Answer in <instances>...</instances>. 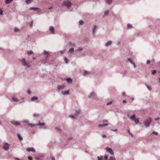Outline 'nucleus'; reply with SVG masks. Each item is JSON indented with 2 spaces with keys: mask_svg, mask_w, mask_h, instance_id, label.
Segmentation results:
<instances>
[{
  "mask_svg": "<svg viewBox=\"0 0 160 160\" xmlns=\"http://www.w3.org/2000/svg\"><path fill=\"white\" fill-rule=\"evenodd\" d=\"M152 122V118H148L146 119L144 122V124L145 125V128H148Z\"/></svg>",
  "mask_w": 160,
  "mask_h": 160,
  "instance_id": "nucleus-1",
  "label": "nucleus"
},
{
  "mask_svg": "<svg viewBox=\"0 0 160 160\" xmlns=\"http://www.w3.org/2000/svg\"><path fill=\"white\" fill-rule=\"evenodd\" d=\"M21 62L23 66L24 67L29 68L30 67V63L29 62L26 61L25 58H23L21 60Z\"/></svg>",
  "mask_w": 160,
  "mask_h": 160,
  "instance_id": "nucleus-2",
  "label": "nucleus"
},
{
  "mask_svg": "<svg viewBox=\"0 0 160 160\" xmlns=\"http://www.w3.org/2000/svg\"><path fill=\"white\" fill-rule=\"evenodd\" d=\"M127 116L130 118V119L132 120H134L136 124H138L139 122V120L138 118H135L136 116L135 114H133L130 117H129V115H128Z\"/></svg>",
  "mask_w": 160,
  "mask_h": 160,
  "instance_id": "nucleus-3",
  "label": "nucleus"
},
{
  "mask_svg": "<svg viewBox=\"0 0 160 160\" xmlns=\"http://www.w3.org/2000/svg\"><path fill=\"white\" fill-rule=\"evenodd\" d=\"M106 151L107 152H108L110 153V154L112 155H113L114 154V153L112 151V150L111 148H109L108 147H107L106 148Z\"/></svg>",
  "mask_w": 160,
  "mask_h": 160,
  "instance_id": "nucleus-4",
  "label": "nucleus"
},
{
  "mask_svg": "<svg viewBox=\"0 0 160 160\" xmlns=\"http://www.w3.org/2000/svg\"><path fill=\"white\" fill-rule=\"evenodd\" d=\"M22 100H23V101L19 102V100L18 99H17V98H16L15 97H13L12 99V101H13V102H18L19 104L22 103L23 102H24V98H22Z\"/></svg>",
  "mask_w": 160,
  "mask_h": 160,
  "instance_id": "nucleus-5",
  "label": "nucleus"
},
{
  "mask_svg": "<svg viewBox=\"0 0 160 160\" xmlns=\"http://www.w3.org/2000/svg\"><path fill=\"white\" fill-rule=\"evenodd\" d=\"M64 4L65 6L68 8L71 6L72 3L70 1L67 0L66 2H64Z\"/></svg>",
  "mask_w": 160,
  "mask_h": 160,
  "instance_id": "nucleus-6",
  "label": "nucleus"
},
{
  "mask_svg": "<svg viewBox=\"0 0 160 160\" xmlns=\"http://www.w3.org/2000/svg\"><path fill=\"white\" fill-rule=\"evenodd\" d=\"M104 160H115L114 158L113 157H111L109 158L107 155H105L103 157H102Z\"/></svg>",
  "mask_w": 160,
  "mask_h": 160,
  "instance_id": "nucleus-7",
  "label": "nucleus"
},
{
  "mask_svg": "<svg viewBox=\"0 0 160 160\" xmlns=\"http://www.w3.org/2000/svg\"><path fill=\"white\" fill-rule=\"evenodd\" d=\"M44 58V60H47L48 58V52L47 51H45L43 53Z\"/></svg>",
  "mask_w": 160,
  "mask_h": 160,
  "instance_id": "nucleus-8",
  "label": "nucleus"
},
{
  "mask_svg": "<svg viewBox=\"0 0 160 160\" xmlns=\"http://www.w3.org/2000/svg\"><path fill=\"white\" fill-rule=\"evenodd\" d=\"M23 122L25 124H27L28 126H30V127H34V125L33 124H31L29 123V122L28 120H24L23 121Z\"/></svg>",
  "mask_w": 160,
  "mask_h": 160,
  "instance_id": "nucleus-9",
  "label": "nucleus"
},
{
  "mask_svg": "<svg viewBox=\"0 0 160 160\" xmlns=\"http://www.w3.org/2000/svg\"><path fill=\"white\" fill-rule=\"evenodd\" d=\"M9 148V144L7 142H5L3 147V148L6 150H8Z\"/></svg>",
  "mask_w": 160,
  "mask_h": 160,
  "instance_id": "nucleus-10",
  "label": "nucleus"
},
{
  "mask_svg": "<svg viewBox=\"0 0 160 160\" xmlns=\"http://www.w3.org/2000/svg\"><path fill=\"white\" fill-rule=\"evenodd\" d=\"M27 150L28 152H35L36 151L35 149L33 148H29L27 149Z\"/></svg>",
  "mask_w": 160,
  "mask_h": 160,
  "instance_id": "nucleus-11",
  "label": "nucleus"
},
{
  "mask_svg": "<svg viewBox=\"0 0 160 160\" xmlns=\"http://www.w3.org/2000/svg\"><path fill=\"white\" fill-rule=\"evenodd\" d=\"M30 10H33L34 11H40V9L38 8H35V7H30Z\"/></svg>",
  "mask_w": 160,
  "mask_h": 160,
  "instance_id": "nucleus-12",
  "label": "nucleus"
},
{
  "mask_svg": "<svg viewBox=\"0 0 160 160\" xmlns=\"http://www.w3.org/2000/svg\"><path fill=\"white\" fill-rule=\"evenodd\" d=\"M62 93L63 95H68L69 93V91L68 90L63 91L62 92Z\"/></svg>",
  "mask_w": 160,
  "mask_h": 160,
  "instance_id": "nucleus-13",
  "label": "nucleus"
},
{
  "mask_svg": "<svg viewBox=\"0 0 160 160\" xmlns=\"http://www.w3.org/2000/svg\"><path fill=\"white\" fill-rule=\"evenodd\" d=\"M112 43V42L111 41H109L108 42H107L105 44V46L106 47L108 46L111 45Z\"/></svg>",
  "mask_w": 160,
  "mask_h": 160,
  "instance_id": "nucleus-14",
  "label": "nucleus"
},
{
  "mask_svg": "<svg viewBox=\"0 0 160 160\" xmlns=\"http://www.w3.org/2000/svg\"><path fill=\"white\" fill-rule=\"evenodd\" d=\"M49 30L51 32L52 34H54L55 33L54 28L52 27H51L49 28Z\"/></svg>",
  "mask_w": 160,
  "mask_h": 160,
  "instance_id": "nucleus-15",
  "label": "nucleus"
},
{
  "mask_svg": "<svg viewBox=\"0 0 160 160\" xmlns=\"http://www.w3.org/2000/svg\"><path fill=\"white\" fill-rule=\"evenodd\" d=\"M108 126V124H104L103 125L99 124L98 125V127H99V128H101V127H103L107 126Z\"/></svg>",
  "mask_w": 160,
  "mask_h": 160,
  "instance_id": "nucleus-16",
  "label": "nucleus"
},
{
  "mask_svg": "<svg viewBox=\"0 0 160 160\" xmlns=\"http://www.w3.org/2000/svg\"><path fill=\"white\" fill-rule=\"evenodd\" d=\"M67 81L68 83H71L72 82V80L71 78H68L67 79Z\"/></svg>",
  "mask_w": 160,
  "mask_h": 160,
  "instance_id": "nucleus-17",
  "label": "nucleus"
},
{
  "mask_svg": "<svg viewBox=\"0 0 160 160\" xmlns=\"http://www.w3.org/2000/svg\"><path fill=\"white\" fill-rule=\"evenodd\" d=\"M95 95V93L94 92H93L91 93L88 96V97L89 98H92L93 96Z\"/></svg>",
  "mask_w": 160,
  "mask_h": 160,
  "instance_id": "nucleus-18",
  "label": "nucleus"
},
{
  "mask_svg": "<svg viewBox=\"0 0 160 160\" xmlns=\"http://www.w3.org/2000/svg\"><path fill=\"white\" fill-rule=\"evenodd\" d=\"M64 88V86L63 85H61L59 86L58 87V90H60L63 88Z\"/></svg>",
  "mask_w": 160,
  "mask_h": 160,
  "instance_id": "nucleus-19",
  "label": "nucleus"
},
{
  "mask_svg": "<svg viewBox=\"0 0 160 160\" xmlns=\"http://www.w3.org/2000/svg\"><path fill=\"white\" fill-rule=\"evenodd\" d=\"M106 2L108 4L110 5L112 2V0H106Z\"/></svg>",
  "mask_w": 160,
  "mask_h": 160,
  "instance_id": "nucleus-20",
  "label": "nucleus"
},
{
  "mask_svg": "<svg viewBox=\"0 0 160 160\" xmlns=\"http://www.w3.org/2000/svg\"><path fill=\"white\" fill-rule=\"evenodd\" d=\"M73 52H74V48H72L69 49V50L68 52V53H72Z\"/></svg>",
  "mask_w": 160,
  "mask_h": 160,
  "instance_id": "nucleus-21",
  "label": "nucleus"
},
{
  "mask_svg": "<svg viewBox=\"0 0 160 160\" xmlns=\"http://www.w3.org/2000/svg\"><path fill=\"white\" fill-rule=\"evenodd\" d=\"M38 99V98L37 97H33L31 99V101H34V100H37Z\"/></svg>",
  "mask_w": 160,
  "mask_h": 160,
  "instance_id": "nucleus-22",
  "label": "nucleus"
},
{
  "mask_svg": "<svg viewBox=\"0 0 160 160\" xmlns=\"http://www.w3.org/2000/svg\"><path fill=\"white\" fill-rule=\"evenodd\" d=\"M44 125V123H41L40 122H39L38 124H36V126H43Z\"/></svg>",
  "mask_w": 160,
  "mask_h": 160,
  "instance_id": "nucleus-23",
  "label": "nucleus"
},
{
  "mask_svg": "<svg viewBox=\"0 0 160 160\" xmlns=\"http://www.w3.org/2000/svg\"><path fill=\"white\" fill-rule=\"evenodd\" d=\"M91 72H90L85 71L84 74L85 75L87 76L89 75L91 73Z\"/></svg>",
  "mask_w": 160,
  "mask_h": 160,
  "instance_id": "nucleus-24",
  "label": "nucleus"
},
{
  "mask_svg": "<svg viewBox=\"0 0 160 160\" xmlns=\"http://www.w3.org/2000/svg\"><path fill=\"white\" fill-rule=\"evenodd\" d=\"M18 138L19 139V141H21L22 140V138L21 137L20 135L19 134H18Z\"/></svg>",
  "mask_w": 160,
  "mask_h": 160,
  "instance_id": "nucleus-25",
  "label": "nucleus"
},
{
  "mask_svg": "<svg viewBox=\"0 0 160 160\" xmlns=\"http://www.w3.org/2000/svg\"><path fill=\"white\" fill-rule=\"evenodd\" d=\"M96 28H97L95 26L93 27V28L92 29V33L93 34H94L95 33V31Z\"/></svg>",
  "mask_w": 160,
  "mask_h": 160,
  "instance_id": "nucleus-26",
  "label": "nucleus"
},
{
  "mask_svg": "<svg viewBox=\"0 0 160 160\" xmlns=\"http://www.w3.org/2000/svg\"><path fill=\"white\" fill-rule=\"evenodd\" d=\"M127 59L128 61H129L132 64L133 63V62L131 58H127Z\"/></svg>",
  "mask_w": 160,
  "mask_h": 160,
  "instance_id": "nucleus-27",
  "label": "nucleus"
},
{
  "mask_svg": "<svg viewBox=\"0 0 160 160\" xmlns=\"http://www.w3.org/2000/svg\"><path fill=\"white\" fill-rule=\"evenodd\" d=\"M146 87L149 90H151L152 89L151 87V86L148 85H146Z\"/></svg>",
  "mask_w": 160,
  "mask_h": 160,
  "instance_id": "nucleus-28",
  "label": "nucleus"
},
{
  "mask_svg": "<svg viewBox=\"0 0 160 160\" xmlns=\"http://www.w3.org/2000/svg\"><path fill=\"white\" fill-rule=\"evenodd\" d=\"M32 1V0H26L25 2L27 4H30Z\"/></svg>",
  "mask_w": 160,
  "mask_h": 160,
  "instance_id": "nucleus-29",
  "label": "nucleus"
},
{
  "mask_svg": "<svg viewBox=\"0 0 160 160\" xmlns=\"http://www.w3.org/2000/svg\"><path fill=\"white\" fill-rule=\"evenodd\" d=\"M13 123L16 126H19L20 125V123L18 122H15Z\"/></svg>",
  "mask_w": 160,
  "mask_h": 160,
  "instance_id": "nucleus-30",
  "label": "nucleus"
},
{
  "mask_svg": "<svg viewBox=\"0 0 160 160\" xmlns=\"http://www.w3.org/2000/svg\"><path fill=\"white\" fill-rule=\"evenodd\" d=\"M12 0H6L5 3L6 4H8L10 3Z\"/></svg>",
  "mask_w": 160,
  "mask_h": 160,
  "instance_id": "nucleus-31",
  "label": "nucleus"
},
{
  "mask_svg": "<svg viewBox=\"0 0 160 160\" xmlns=\"http://www.w3.org/2000/svg\"><path fill=\"white\" fill-rule=\"evenodd\" d=\"M33 53V52L32 51H30L28 52V55H30Z\"/></svg>",
  "mask_w": 160,
  "mask_h": 160,
  "instance_id": "nucleus-32",
  "label": "nucleus"
},
{
  "mask_svg": "<svg viewBox=\"0 0 160 160\" xmlns=\"http://www.w3.org/2000/svg\"><path fill=\"white\" fill-rule=\"evenodd\" d=\"M76 117V116L73 115H70V117L72 118V119H75Z\"/></svg>",
  "mask_w": 160,
  "mask_h": 160,
  "instance_id": "nucleus-33",
  "label": "nucleus"
},
{
  "mask_svg": "<svg viewBox=\"0 0 160 160\" xmlns=\"http://www.w3.org/2000/svg\"><path fill=\"white\" fill-rule=\"evenodd\" d=\"M82 48H78L76 50L78 51L81 52L82 50Z\"/></svg>",
  "mask_w": 160,
  "mask_h": 160,
  "instance_id": "nucleus-34",
  "label": "nucleus"
},
{
  "mask_svg": "<svg viewBox=\"0 0 160 160\" xmlns=\"http://www.w3.org/2000/svg\"><path fill=\"white\" fill-rule=\"evenodd\" d=\"M156 72V70H153L152 71V75H154Z\"/></svg>",
  "mask_w": 160,
  "mask_h": 160,
  "instance_id": "nucleus-35",
  "label": "nucleus"
},
{
  "mask_svg": "<svg viewBox=\"0 0 160 160\" xmlns=\"http://www.w3.org/2000/svg\"><path fill=\"white\" fill-rule=\"evenodd\" d=\"M127 27L128 29H130L132 28V26L130 24H128L127 26Z\"/></svg>",
  "mask_w": 160,
  "mask_h": 160,
  "instance_id": "nucleus-36",
  "label": "nucleus"
},
{
  "mask_svg": "<svg viewBox=\"0 0 160 160\" xmlns=\"http://www.w3.org/2000/svg\"><path fill=\"white\" fill-rule=\"evenodd\" d=\"M14 31L15 32H17L19 31V29L18 28H15L14 29Z\"/></svg>",
  "mask_w": 160,
  "mask_h": 160,
  "instance_id": "nucleus-37",
  "label": "nucleus"
},
{
  "mask_svg": "<svg viewBox=\"0 0 160 160\" xmlns=\"http://www.w3.org/2000/svg\"><path fill=\"white\" fill-rule=\"evenodd\" d=\"M112 101H110V102H107V103L106 105L107 106H108L109 105H111V104H112Z\"/></svg>",
  "mask_w": 160,
  "mask_h": 160,
  "instance_id": "nucleus-38",
  "label": "nucleus"
},
{
  "mask_svg": "<svg viewBox=\"0 0 160 160\" xmlns=\"http://www.w3.org/2000/svg\"><path fill=\"white\" fill-rule=\"evenodd\" d=\"M56 130L57 132H61V130L60 129L58 128H56Z\"/></svg>",
  "mask_w": 160,
  "mask_h": 160,
  "instance_id": "nucleus-39",
  "label": "nucleus"
},
{
  "mask_svg": "<svg viewBox=\"0 0 160 160\" xmlns=\"http://www.w3.org/2000/svg\"><path fill=\"white\" fill-rule=\"evenodd\" d=\"M128 132L129 134L132 136V137H133V135L132 134V133H131L130 131L129 130H128Z\"/></svg>",
  "mask_w": 160,
  "mask_h": 160,
  "instance_id": "nucleus-40",
  "label": "nucleus"
},
{
  "mask_svg": "<svg viewBox=\"0 0 160 160\" xmlns=\"http://www.w3.org/2000/svg\"><path fill=\"white\" fill-rule=\"evenodd\" d=\"M79 23L80 25H82L83 24V22L82 21V20H80L79 22Z\"/></svg>",
  "mask_w": 160,
  "mask_h": 160,
  "instance_id": "nucleus-41",
  "label": "nucleus"
},
{
  "mask_svg": "<svg viewBox=\"0 0 160 160\" xmlns=\"http://www.w3.org/2000/svg\"><path fill=\"white\" fill-rule=\"evenodd\" d=\"M3 14V12L2 10V9L1 8L0 9V15H2Z\"/></svg>",
  "mask_w": 160,
  "mask_h": 160,
  "instance_id": "nucleus-42",
  "label": "nucleus"
},
{
  "mask_svg": "<svg viewBox=\"0 0 160 160\" xmlns=\"http://www.w3.org/2000/svg\"><path fill=\"white\" fill-rule=\"evenodd\" d=\"M64 60L65 61L66 63H68V60L66 58H64Z\"/></svg>",
  "mask_w": 160,
  "mask_h": 160,
  "instance_id": "nucleus-43",
  "label": "nucleus"
},
{
  "mask_svg": "<svg viewBox=\"0 0 160 160\" xmlns=\"http://www.w3.org/2000/svg\"><path fill=\"white\" fill-rule=\"evenodd\" d=\"M152 134H154V135H158V133L157 132H152Z\"/></svg>",
  "mask_w": 160,
  "mask_h": 160,
  "instance_id": "nucleus-44",
  "label": "nucleus"
},
{
  "mask_svg": "<svg viewBox=\"0 0 160 160\" xmlns=\"http://www.w3.org/2000/svg\"><path fill=\"white\" fill-rule=\"evenodd\" d=\"M108 12H109L108 11H106L105 12L104 15H108Z\"/></svg>",
  "mask_w": 160,
  "mask_h": 160,
  "instance_id": "nucleus-45",
  "label": "nucleus"
},
{
  "mask_svg": "<svg viewBox=\"0 0 160 160\" xmlns=\"http://www.w3.org/2000/svg\"><path fill=\"white\" fill-rule=\"evenodd\" d=\"M80 111L79 110H76V113L77 114L80 113Z\"/></svg>",
  "mask_w": 160,
  "mask_h": 160,
  "instance_id": "nucleus-46",
  "label": "nucleus"
},
{
  "mask_svg": "<svg viewBox=\"0 0 160 160\" xmlns=\"http://www.w3.org/2000/svg\"><path fill=\"white\" fill-rule=\"evenodd\" d=\"M111 130L112 131V132H116L117 131H118V130L117 129H111Z\"/></svg>",
  "mask_w": 160,
  "mask_h": 160,
  "instance_id": "nucleus-47",
  "label": "nucleus"
},
{
  "mask_svg": "<svg viewBox=\"0 0 160 160\" xmlns=\"http://www.w3.org/2000/svg\"><path fill=\"white\" fill-rule=\"evenodd\" d=\"M28 94H30L31 93V91L30 90H29L28 91Z\"/></svg>",
  "mask_w": 160,
  "mask_h": 160,
  "instance_id": "nucleus-48",
  "label": "nucleus"
},
{
  "mask_svg": "<svg viewBox=\"0 0 160 160\" xmlns=\"http://www.w3.org/2000/svg\"><path fill=\"white\" fill-rule=\"evenodd\" d=\"M102 122L103 123H104V122H108V121L107 120H103L102 121Z\"/></svg>",
  "mask_w": 160,
  "mask_h": 160,
  "instance_id": "nucleus-49",
  "label": "nucleus"
},
{
  "mask_svg": "<svg viewBox=\"0 0 160 160\" xmlns=\"http://www.w3.org/2000/svg\"><path fill=\"white\" fill-rule=\"evenodd\" d=\"M132 64H133V67H134V68H136V65H135V64L133 62V63H132Z\"/></svg>",
  "mask_w": 160,
  "mask_h": 160,
  "instance_id": "nucleus-50",
  "label": "nucleus"
},
{
  "mask_svg": "<svg viewBox=\"0 0 160 160\" xmlns=\"http://www.w3.org/2000/svg\"><path fill=\"white\" fill-rule=\"evenodd\" d=\"M150 62V61L149 60H148L147 61V64H149Z\"/></svg>",
  "mask_w": 160,
  "mask_h": 160,
  "instance_id": "nucleus-51",
  "label": "nucleus"
},
{
  "mask_svg": "<svg viewBox=\"0 0 160 160\" xmlns=\"http://www.w3.org/2000/svg\"><path fill=\"white\" fill-rule=\"evenodd\" d=\"M160 119V118L158 117L156 118H155V120H159Z\"/></svg>",
  "mask_w": 160,
  "mask_h": 160,
  "instance_id": "nucleus-52",
  "label": "nucleus"
},
{
  "mask_svg": "<svg viewBox=\"0 0 160 160\" xmlns=\"http://www.w3.org/2000/svg\"><path fill=\"white\" fill-rule=\"evenodd\" d=\"M28 159L29 160H32V157H28Z\"/></svg>",
  "mask_w": 160,
  "mask_h": 160,
  "instance_id": "nucleus-53",
  "label": "nucleus"
},
{
  "mask_svg": "<svg viewBox=\"0 0 160 160\" xmlns=\"http://www.w3.org/2000/svg\"><path fill=\"white\" fill-rule=\"evenodd\" d=\"M97 158L98 160H102L101 158L99 156H98Z\"/></svg>",
  "mask_w": 160,
  "mask_h": 160,
  "instance_id": "nucleus-54",
  "label": "nucleus"
},
{
  "mask_svg": "<svg viewBox=\"0 0 160 160\" xmlns=\"http://www.w3.org/2000/svg\"><path fill=\"white\" fill-rule=\"evenodd\" d=\"M122 96L124 97V96H125V92H123L122 93Z\"/></svg>",
  "mask_w": 160,
  "mask_h": 160,
  "instance_id": "nucleus-55",
  "label": "nucleus"
},
{
  "mask_svg": "<svg viewBox=\"0 0 160 160\" xmlns=\"http://www.w3.org/2000/svg\"><path fill=\"white\" fill-rule=\"evenodd\" d=\"M102 137L103 138H105L106 137V136L105 135H103L102 136Z\"/></svg>",
  "mask_w": 160,
  "mask_h": 160,
  "instance_id": "nucleus-56",
  "label": "nucleus"
},
{
  "mask_svg": "<svg viewBox=\"0 0 160 160\" xmlns=\"http://www.w3.org/2000/svg\"><path fill=\"white\" fill-rule=\"evenodd\" d=\"M126 101L125 100H123V101H122V102L123 103H126Z\"/></svg>",
  "mask_w": 160,
  "mask_h": 160,
  "instance_id": "nucleus-57",
  "label": "nucleus"
},
{
  "mask_svg": "<svg viewBox=\"0 0 160 160\" xmlns=\"http://www.w3.org/2000/svg\"><path fill=\"white\" fill-rule=\"evenodd\" d=\"M52 160H55V158L54 157H52Z\"/></svg>",
  "mask_w": 160,
  "mask_h": 160,
  "instance_id": "nucleus-58",
  "label": "nucleus"
},
{
  "mask_svg": "<svg viewBox=\"0 0 160 160\" xmlns=\"http://www.w3.org/2000/svg\"><path fill=\"white\" fill-rule=\"evenodd\" d=\"M40 158H36V160H39Z\"/></svg>",
  "mask_w": 160,
  "mask_h": 160,
  "instance_id": "nucleus-59",
  "label": "nucleus"
},
{
  "mask_svg": "<svg viewBox=\"0 0 160 160\" xmlns=\"http://www.w3.org/2000/svg\"><path fill=\"white\" fill-rule=\"evenodd\" d=\"M52 7H50V8H49V9H52Z\"/></svg>",
  "mask_w": 160,
  "mask_h": 160,
  "instance_id": "nucleus-60",
  "label": "nucleus"
},
{
  "mask_svg": "<svg viewBox=\"0 0 160 160\" xmlns=\"http://www.w3.org/2000/svg\"><path fill=\"white\" fill-rule=\"evenodd\" d=\"M60 52L61 53H63V51H60Z\"/></svg>",
  "mask_w": 160,
  "mask_h": 160,
  "instance_id": "nucleus-61",
  "label": "nucleus"
},
{
  "mask_svg": "<svg viewBox=\"0 0 160 160\" xmlns=\"http://www.w3.org/2000/svg\"><path fill=\"white\" fill-rule=\"evenodd\" d=\"M72 45L73 46H75V44H73Z\"/></svg>",
  "mask_w": 160,
  "mask_h": 160,
  "instance_id": "nucleus-62",
  "label": "nucleus"
},
{
  "mask_svg": "<svg viewBox=\"0 0 160 160\" xmlns=\"http://www.w3.org/2000/svg\"><path fill=\"white\" fill-rule=\"evenodd\" d=\"M134 98H132L131 99V100H132V101H133L134 100Z\"/></svg>",
  "mask_w": 160,
  "mask_h": 160,
  "instance_id": "nucleus-63",
  "label": "nucleus"
},
{
  "mask_svg": "<svg viewBox=\"0 0 160 160\" xmlns=\"http://www.w3.org/2000/svg\"><path fill=\"white\" fill-rule=\"evenodd\" d=\"M32 23L31 24V26H32Z\"/></svg>",
  "mask_w": 160,
  "mask_h": 160,
  "instance_id": "nucleus-64",
  "label": "nucleus"
}]
</instances>
